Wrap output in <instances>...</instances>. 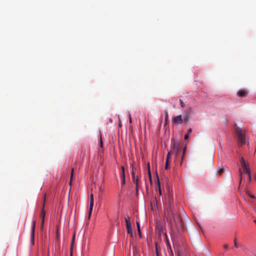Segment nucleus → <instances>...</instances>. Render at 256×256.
I'll return each mask as SVG.
<instances>
[{
  "label": "nucleus",
  "mask_w": 256,
  "mask_h": 256,
  "mask_svg": "<svg viewBox=\"0 0 256 256\" xmlns=\"http://www.w3.org/2000/svg\"><path fill=\"white\" fill-rule=\"evenodd\" d=\"M73 174H74V168H72V172H71V174H70V184H72V177H73Z\"/></svg>",
  "instance_id": "obj_19"
},
{
  "label": "nucleus",
  "mask_w": 256,
  "mask_h": 256,
  "mask_svg": "<svg viewBox=\"0 0 256 256\" xmlns=\"http://www.w3.org/2000/svg\"><path fill=\"white\" fill-rule=\"evenodd\" d=\"M149 172V176H150V178H151V175H150V172L149 171V172Z\"/></svg>",
  "instance_id": "obj_37"
},
{
  "label": "nucleus",
  "mask_w": 256,
  "mask_h": 256,
  "mask_svg": "<svg viewBox=\"0 0 256 256\" xmlns=\"http://www.w3.org/2000/svg\"><path fill=\"white\" fill-rule=\"evenodd\" d=\"M174 222L176 224L178 228L182 229L184 225L182 219L177 216H174Z\"/></svg>",
  "instance_id": "obj_3"
},
{
  "label": "nucleus",
  "mask_w": 256,
  "mask_h": 256,
  "mask_svg": "<svg viewBox=\"0 0 256 256\" xmlns=\"http://www.w3.org/2000/svg\"><path fill=\"white\" fill-rule=\"evenodd\" d=\"M185 151H186V147L184 148L183 150V151H182V158H181V159H182L181 164L182 163V160H183L184 156Z\"/></svg>",
  "instance_id": "obj_22"
},
{
  "label": "nucleus",
  "mask_w": 256,
  "mask_h": 256,
  "mask_svg": "<svg viewBox=\"0 0 256 256\" xmlns=\"http://www.w3.org/2000/svg\"><path fill=\"white\" fill-rule=\"evenodd\" d=\"M181 150V147L180 144L178 142H174L173 144V146L172 150V154H174L175 160L178 158V155Z\"/></svg>",
  "instance_id": "obj_2"
},
{
  "label": "nucleus",
  "mask_w": 256,
  "mask_h": 256,
  "mask_svg": "<svg viewBox=\"0 0 256 256\" xmlns=\"http://www.w3.org/2000/svg\"><path fill=\"white\" fill-rule=\"evenodd\" d=\"M180 104L182 108H184L185 106L184 102L181 100H180Z\"/></svg>",
  "instance_id": "obj_21"
},
{
  "label": "nucleus",
  "mask_w": 256,
  "mask_h": 256,
  "mask_svg": "<svg viewBox=\"0 0 256 256\" xmlns=\"http://www.w3.org/2000/svg\"><path fill=\"white\" fill-rule=\"evenodd\" d=\"M168 165H169V161L166 160V165H165V168L166 170L168 168Z\"/></svg>",
  "instance_id": "obj_23"
},
{
  "label": "nucleus",
  "mask_w": 256,
  "mask_h": 256,
  "mask_svg": "<svg viewBox=\"0 0 256 256\" xmlns=\"http://www.w3.org/2000/svg\"><path fill=\"white\" fill-rule=\"evenodd\" d=\"M157 178H158V176H157ZM158 186L159 194L160 195V194H162V191H161V190H160V180H159L158 178Z\"/></svg>",
  "instance_id": "obj_16"
},
{
  "label": "nucleus",
  "mask_w": 256,
  "mask_h": 256,
  "mask_svg": "<svg viewBox=\"0 0 256 256\" xmlns=\"http://www.w3.org/2000/svg\"><path fill=\"white\" fill-rule=\"evenodd\" d=\"M224 172V169L222 168H218L217 170V173L219 176H221Z\"/></svg>",
  "instance_id": "obj_13"
},
{
  "label": "nucleus",
  "mask_w": 256,
  "mask_h": 256,
  "mask_svg": "<svg viewBox=\"0 0 256 256\" xmlns=\"http://www.w3.org/2000/svg\"><path fill=\"white\" fill-rule=\"evenodd\" d=\"M156 254H157V256H158V252L157 250H156Z\"/></svg>",
  "instance_id": "obj_39"
},
{
  "label": "nucleus",
  "mask_w": 256,
  "mask_h": 256,
  "mask_svg": "<svg viewBox=\"0 0 256 256\" xmlns=\"http://www.w3.org/2000/svg\"><path fill=\"white\" fill-rule=\"evenodd\" d=\"M74 238H75V234L73 236V238H72V244L74 240Z\"/></svg>",
  "instance_id": "obj_33"
},
{
  "label": "nucleus",
  "mask_w": 256,
  "mask_h": 256,
  "mask_svg": "<svg viewBox=\"0 0 256 256\" xmlns=\"http://www.w3.org/2000/svg\"><path fill=\"white\" fill-rule=\"evenodd\" d=\"M122 176H124V168L123 166H122Z\"/></svg>",
  "instance_id": "obj_27"
},
{
  "label": "nucleus",
  "mask_w": 256,
  "mask_h": 256,
  "mask_svg": "<svg viewBox=\"0 0 256 256\" xmlns=\"http://www.w3.org/2000/svg\"><path fill=\"white\" fill-rule=\"evenodd\" d=\"M254 222H255V223H256V220H254Z\"/></svg>",
  "instance_id": "obj_41"
},
{
  "label": "nucleus",
  "mask_w": 256,
  "mask_h": 256,
  "mask_svg": "<svg viewBox=\"0 0 256 256\" xmlns=\"http://www.w3.org/2000/svg\"><path fill=\"white\" fill-rule=\"evenodd\" d=\"M94 195H93V194H91L90 195V208H89V212H88L89 216H90L92 214V210L93 206H94Z\"/></svg>",
  "instance_id": "obj_6"
},
{
  "label": "nucleus",
  "mask_w": 256,
  "mask_h": 256,
  "mask_svg": "<svg viewBox=\"0 0 256 256\" xmlns=\"http://www.w3.org/2000/svg\"><path fill=\"white\" fill-rule=\"evenodd\" d=\"M248 174V182H250L251 180H252V176H251V174L250 173V174Z\"/></svg>",
  "instance_id": "obj_25"
},
{
  "label": "nucleus",
  "mask_w": 256,
  "mask_h": 256,
  "mask_svg": "<svg viewBox=\"0 0 256 256\" xmlns=\"http://www.w3.org/2000/svg\"><path fill=\"white\" fill-rule=\"evenodd\" d=\"M129 122H130V123H132V118H131V116H130V114H129Z\"/></svg>",
  "instance_id": "obj_31"
},
{
  "label": "nucleus",
  "mask_w": 256,
  "mask_h": 256,
  "mask_svg": "<svg viewBox=\"0 0 256 256\" xmlns=\"http://www.w3.org/2000/svg\"><path fill=\"white\" fill-rule=\"evenodd\" d=\"M136 226H137V229L138 232L140 236L141 233H140V226L139 222H136Z\"/></svg>",
  "instance_id": "obj_18"
},
{
  "label": "nucleus",
  "mask_w": 256,
  "mask_h": 256,
  "mask_svg": "<svg viewBox=\"0 0 256 256\" xmlns=\"http://www.w3.org/2000/svg\"><path fill=\"white\" fill-rule=\"evenodd\" d=\"M178 256H180V252L178 253Z\"/></svg>",
  "instance_id": "obj_38"
},
{
  "label": "nucleus",
  "mask_w": 256,
  "mask_h": 256,
  "mask_svg": "<svg viewBox=\"0 0 256 256\" xmlns=\"http://www.w3.org/2000/svg\"><path fill=\"white\" fill-rule=\"evenodd\" d=\"M190 120V116L188 114H186L184 116V118H182V122L184 121L185 123H187Z\"/></svg>",
  "instance_id": "obj_12"
},
{
  "label": "nucleus",
  "mask_w": 256,
  "mask_h": 256,
  "mask_svg": "<svg viewBox=\"0 0 256 256\" xmlns=\"http://www.w3.org/2000/svg\"><path fill=\"white\" fill-rule=\"evenodd\" d=\"M165 118H166V120H167V119L168 118V112L166 113Z\"/></svg>",
  "instance_id": "obj_34"
},
{
  "label": "nucleus",
  "mask_w": 256,
  "mask_h": 256,
  "mask_svg": "<svg viewBox=\"0 0 256 256\" xmlns=\"http://www.w3.org/2000/svg\"><path fill=\"white\" fill-rule=\"evenodd\" d=\"M237 94L239 97H245L247 96V92L245 90H240L238 92Z\"/></svg>",
  "instance_id": "obj_8"
},
{
  "label": "nucleus",
  "mask_w": 256,
  "mask_h": 256,
  "mask_svg": "<svg viewBox=\"0 0 256 256\" xmlns=\"http://www.w3.org/2000/svg\"><path fill=\"white\" fill-rule=\"evenodd\" d=\"M172 154V152L171 151L168 152V155H167V156H166V160L169 161V159L170 158V155H171Z\"/></svg>",
  "instance_id": "obj_20"
},
{
  "label": "nucleus",
  "mask_w": 256,
  "mask_h": 256,
  "mask_svg": "<svg viewBox=\"0 0 256 256\" xmlns=\"http://www.w3.org/2000/svg\"><path fill=\"white\" fill-rule=\"evenodd\" d=\"M236 133L238 141V146H241L245 143V136L243 135L242 130L239 128H236Z\"/></svg>",
  "instance_id": "obj_1"
},
{
  "label": "nucleus",
  "mask_w": 256,
  "mask_h": 256,
  "mask_svg": "<svg viewBox=\"0 0 256 256\" xmlns=\"http://www.w3.org/2000/svg\"><path fill=\"white\" fill-rule=\"evenodd\" d=\"M125 222L126 223V226L131 225V224L130 222V218L129 216H128V218H125Z\"/></svg>",
  "instance_id": "obj_14"
},
{
  "label": "nucleus",
  "mask_w": 256,
  "mask_h": 256,
  "mask_svg": "<svg viewBox=\"0 0 256 256\" xmlns=\"http://www.w3.org/2000/svg\"><path fill=\"white\" fill-rule=\"evenodd\" d=\"M242 168L244 169V174H250V168L246 164H245V166H242Z\"/></svg>",
  "instance_id": "obj_10"
},
{
  "label": "nucleus",
  "mask_w": 256,
  "mask_h": 256,
  "mask_svg": "<svg viewBox=\"0 0 256 256\" xmlns=\"http://www.w3.org/2000/svg\"><path fill=\"white\" fill-rule=\"evenodd\" d=\"M168 246L170 247V254H171L172 255H173V252H172V248H170V244H168Z\"/></svg>",
  "instance_id": "obj_28"
},
{
  "label": "nucleus",
  "mask_w": 256,
  "mask_h": 256,
  "mask_svg": "<svg viewBox=\"0 0 256 256\" xmlns=\"http://www.w3.org/2000/svg\"><path fill=\"white\" fill-rule=\"evenodd\" d=\"M172 121L173 123L180 124L182 122V118L181 115L172 118Z\"/></svg>",
  "instance_id": "obj_7"
},
{
  "label": "nucleus",
  "mask_w": 256,
  "mask_h": 256,
  "mask_svg": "<svg viewBox=\"0 0 256 256\" xmlns=\"http://www.w3.org/2000/svg\"><path fill=\"white\" fill-rule=\"evenodd\" d=\"M126 227L127 232L128 234H130L131 237H132L133 234H132V231L131 225L126 226Z\"/></svg>",
  "instance_id": "obj_11"
},
{
  "label": "nucleus",
  "mask_w": 256,
  "mask_h": 256,
  "mask_svg": "<svg viewBox=\"0 0 256 256\" xmlns=\"http://www.w3.org/2000/svg\"><path fill=\"white\" fill-rule=\"evenodd\" d=\"M189 138V136L188 134H186L184 136V139L187 140Z\"/></svg>",
  "instance_id": "obj_30"
},
{
  "label": "nucleus",
  "mask_w": 256,
  "mask_h": 256,
  "mask_svg": "<svg viewBox=\"0 0 256 256\" xmlns=\"http://www.w3.org/2000/svg\"><path fill=\"white\" fill-rule=\"evenodd\" d=\"M46 198V195L45 194L44 196V202H45ZM44 202L43 208H42V212H41V218L42 219V226H41L42 228L43 226H44V216H45V214H46V212L44 210Z\"/></svg>",
  "instance_id": "obj_5"
},
{
  "label": "nucleus",
  "mask_w": 256,
  "mask_h": 256,
  "mask_svg": "<svg viewBox=\"0 0 256 256\" xmlns=\"http://www.w3.org/2000/svg\"><path fill=\"white\" fill-rule=\"evenodd\" d=\"M234 246H235L236 248H238V244H237V243H236V240H234Z\"/></svg>",
  "instance_id": "obj_32"
},
{
  "label": "nucleus",
  "mask_w": 256,
  "mask_h": 256,
  "mask_svg": "<svg viewBox=\"0 0 256 256\" xmlns=\"http://www.w3.org/2000/svg\"><path fill=\"white\" fill-rule=\"evenodd\" d=\"M132 178L133 179V181L136 184V192H138V178H136L133 171L132 172Z\"/></svg>",
  "instance_id": "obj_9"
},
{
  "label": "nucleus",
  "mask_w": 256,
  "mask_h": 256,
  "mask_svg": "<svg viewBox=\"0 0 256 256\" xmlns=\"http://www.w3.org/2000/svg\"><path fill=\"white\" fill-rule=\"evenodd\" d=\"M239 172H240V185L242 183V172L240 168H239Z\"/></svg>",
  "instance_id": "obj_17"
},
{
  "label": "nucleus",
  "mask_w": 256,
  "mask_h": 256,
  "mask_svg": "<svg viewBox=\"0 0 256 256\" xmlns=\"http://www.w3.org/2000/svg\"><path fill=\"white\" fill-rule=\"evenodd\" d=\"M100 147H102V137H100Z\"/></svg>",
  "instance_id": "obj_29"
},
{
  "label": "nucleus",
  "mask_w": 256,
  "mask_h": 256,
  "mask_svg": "<svg viewBox=\"0 0 256 256\" xmlns=\"http://www.w3.org/2000/svg\"><path fill=\"white\" fill-rule=\"evenodd\" d=\"M192 132V128H190L188 130V132L190 134V133H191Z\"/></svg>",
  "instance_id": "obj_35"
},
{
  "label": "nucleus",
  "mask_w": 256,
  "mask_h": 256,
  "mask_svg": "<svg viewBox=\"0 0 256 256\" xmlns=\"http://www.w3.org/2000/svg\"><path fill=\"white\" fill-rule=\"evenodd\" d=\"M36 225V221H32V232H31V242L32 244H34V228Z\"/></svg>",
  "instance_id": "obj_4"
},
{
  "label": "nucleus",
  "mask_w": 256,
  "mask_h": 256,
  "mask_svg": "<svg viewBox=\"0 0 256 256\" xmlns=\"http://www.w3.org/2000/svg\"><path fill=\"white\" fill-rule=\"evenodd\" d=\"M240 162L242 166H245V164H246L245 160L243 157H242L240 159Z\"/></svg>",
  "instance_id": "obj_15"
},
{
  "label": "nucleus",
  "mask_w": 256,
  "mask_h": 256,
  "mask_svg": "<svg viewBox=\"0 0 256 256\" xmlns=\"http://www.w3.org/2000/svg\"><path fill=\"white\" fill-rule=\"evenodd\" d=\"M122 184H125V176H122Z\"/></svg>",
  "instance_id": "obj_26"
},
{
  "label": "nucleus",
  "mask_w": 256,
  "mask_h": 256,
  "mask_svg": "<svg viewBox=\"0 0 256 256\" xmlns=\"http://www.w3.org/2000/svg\"><path fill=\"white\" fill-rule=\"evenodd\" d=\"M70 256H72V252H70Z\"/></svg>",
  "instance_id": "obj_40"
},
{
  "label": "nucleus",
  "mask_w": 256,
  "mask_h": 256,
  "mask_svg": "<svg viewBox=\"0 0 256 256\" xmlns=\"http://www.w3.org/2000/svg\"><path fill=\"white\" fill-rule=\"evenodd\" d=\"M228 248V244H226L224 245V248L226 249V248Z\"/></svg>",
  "instance_id": "obj_36"
},
{
  "label": "nucleus",
  "mask_w": 256,
  "mask_h": 256,
  "mask_svg": "<svg viewBox=\"0 0 256 256\" xmlns=\"http://www.w3.org/2000/svg\"><path fill=\"white\" fill-rule=\"evenodd\" d=\"M246 194H247L250 198H254L255 197L254 196H253L252 194H250L248 192H246Z\"/></svg>",
  "instance_id": "obj_24"
}]
</instances>
